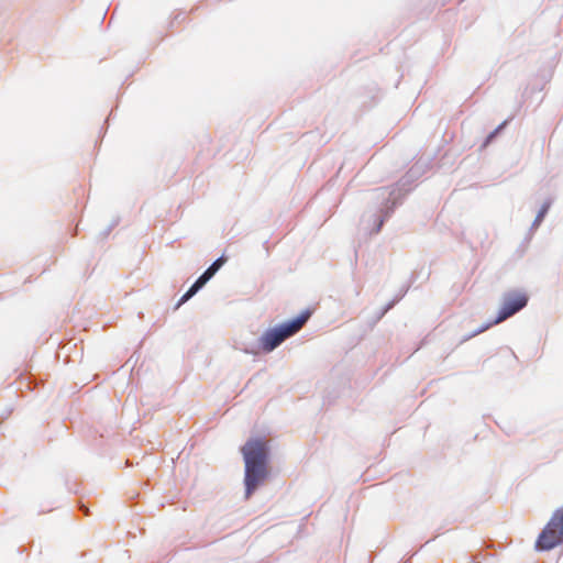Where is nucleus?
I'll return each mask as SVG.
<instances>
[{
  "mask_svg": "<svg viewBox=\"0 0 563 563\" xmlns=\"http://www.w3.org/2000/svg\"><path fill=\"white\" fill-rule=\"evenodd\" d=\"M227 263V256L224 253L216 258L198 278L191 284V286L186 290V292L178 299L176 302L174 310H177L185 302L190 300L196 294H198L207 283L213 278V276L221 269V267Z\"/></svg>",
  "mask_w": 563,
  "mask_h": 563,
  "instance_id": "obj_5",
  "label": "nucleus"
},
{
  "mask_svg": "<svg viewBox=\"0 0 563 563\" xmlns=\"http://www.w3.org/2000/svg\"><path fill=\"white\" fill-rule=\"evenodd\" d=\"M107 130H108V126H104V125L101 126L102 134H106Z\"/></svg>",
  "mask_w": 563,
  "mask_h": 563,
  "instance_id": "obj_23",
  "label": "nucleus"
},
{
  "mask_svg": "<svg viewBox=\"0 0 563 563\" xmlns=\"http://www.w3.org/2000/svg\"><path fill=\"white\" fill-rule=\"evenodd\" d=\"M528 303H529V295L526 291L508 290V291L504 292L503 298H501V305L498 309L496 317L493 320L487 321L486 323L482 324L481 327H478L471 333L466 334L462 339V342H465V341L481 334L482 332L486 331L490 327L509 319L510 317L515 316L519 311L523 310L528 306Z\"/></svg>",
  "mask_w": 563,
  "mask_h": 563,
  "instance_id": "obj_3",
  "label": "nucleus"
},
{
  "mask_svg": "<svg viewBox=\"0 0 563 563\" xmlns=\"http://www.w3.org/2000/svg\"><path fill=\"white\" fill-rule=\"evenodd\" d=\"M79 509H80V511L82 512L84 516H88L89 515V509L85 505H80Z\"/></svg>",
  "mask_w": 563,
  "mask_h": 563,
  "instance_id": "obj_17",
  "label": "nucleus"
},
{
  "mask_svg": "<svg viewBox=\"0 0 563 563\" xmlns=\"http://www.w3.org/2000/svg\"><path fill=\"white\" fill-rule=\"evenodd\" d=\"M563 543V505L554 510L550 520L539 533L534 549L548 552Z\"/></svg>",
  "mask_w": 563,
  "mask_h": 563,
  "instance_id": "obj_4",
  "label": "nucleus"
},
{
  "mask_svg": "<svg viewBox=\"0 0 563 563\" xmlns=\"http://www.w3.org/2000/svg\"><path fill=\"white\" fill-rule=\"evenodd\" d=\"M284 338L279 332L277 325L266 329L258 338L257 349L263 353H271L277 349L283 342Z\"/></svg>",
  "mask_w": 563,
  "mask_h": 563,
  "instance_id": "obj_6",
  "label": "nucleus"
},
{
  "mask_svg": "<svg viewBox=\"0 0 563 563\" xmlns=\"http://www.w3.org/2000/svg\"><path fill=\"white\" fill-rule=\"evenodd\" d=\"M413 279H415V275L412 274L411 280L408 284L402 285L401 288L399 289V292L387 303H393V308H394L406 296V294L410 289V286H411V283Z\"/></svg>",
  "mask_w": 563,
  "mask_h": 563,
  "instance_id": "obj_12",
  "label": "nucleus"
},
{
  "mask_svg": "<svg viewBox=\"0 0 563 563\" xmlns=\"http://www.w3.org/2000/svg\"><path fill=\"white\" fill-rule=\"evenodd\" d=\"M510 120H511V118L504 120L493 131H490L487 134V136L484 139V141L482 143V147H486L489 144H492L496 140V137L505 130V128L508 125Z\"/></svg>",
  "mask_w": 563,
  "mask_h": 563,
  "instance_id": "obj_8",
  "label": "nucleus"
},
{
  "mask_svg": "<svg viewBox=\"0 0 563 563\" xmlns=\"http://www.w3.org/2000/svg\"><path fill=\"white\" fill-rule=\"evenodd\" d=\"M552 206V199L551 198H548L543 201V203L541 205V207L539 208L537 214H536V218L532 222V225L531 228H538L542 221L544 220L545 216L548 214L550 208Z\"/></svg>",
  "mask_w": 563,
  "mask_h": 563,
  "instance_id": "obj_9",
  "label": "nucleus"
},
{
  "mask_svg": "<svg viewBox=\"0 0 563 563\" xmlns=\"http://www.w3.org/2000/svg\"><path fill=\"white\" fill-rule=\"evenodd\" d=\"M119 224V219L113 220L109 225H113V229Z\"/></svg>",
  "mask_w": 563,
  "mask_h": 563,
  "instance_id": "obj_20",
  "label": "nucleus"
},
{
  "mask_svg": "<svg viewBox=\"0 0 563 563\" xmlns=\"http://www.w3.org/2000/svg\"><path fill=\"white\" fill-rule=\"evenodd\" d=\"M185 19H186V16H185L184 12H179L177 15H175V18H174V20L172 21V23H170V24L173 25V24H174L175 22H177L178 20L184 21Z\"/></svg>",
  "mask_w": 563,
  "mask_h": 563,
  "instance_id": "obj_15",
  "label": "nucleus"
},
{
  "mask_svg": "<svg viewBox=\"0 0 563 563\" xmlns=\"http://www.w3.org/2000/svg\"><path fill=\"white\" fill-rule=\"evenodd\" d=\"M112 230H113V225H108L104 230H102L100 232V239L101 240L107 239Z\"/></svg>",
  "mask_w": 563,
  "mask_h": 563,
  "instance_id": "obj_14",
  "label": "nucleus"
},
{
  "mask_svg": "<svg viewBox=\"0 0 563 563\" xmlns=\"http://www.w3.org/2000/svg\"><path fill=\"white\" fill-rule=\"evenodd\" d=\"M312 309L306 308L297 316L292 317L291 319L295 321L296 325H298L299 330L305 325V323L310 319L312 316Z\"/></svg>",
  "mask_w": 563,
  "mask_h": 563,
  "instance_id": "obj_10",
  "label": "nucleus"
},
{
  "mask_svg": "<svg viewBox=\"0 0 563 563\" xmlns=\"http://www.w3.org/2000/svg\"><path fill=\"white\" fill-rule=\"evenodd\" d=\"M244 462V498L250 499L271 477L272 449L265 437H251L241 446Z\"/></svg>",
  "mask_w": 563,
  "mask_h": 563,
  "instance_id": "obj_2",
  "label": "nucleus"
},
{
  "mask_svg": "<svg viewBox=\"0 0 563 563\" xmlns=\"http://www.w3.org/2000/svg\"><path fill=\"white\" fill-rule=\"evenodd\" d=\"M276 325H277L279 332L282 333L284 340L292 336L294 334H296L299 331L298 325H296L295 321L291 318L280 322V323H277Z\"/></svg>",
  "mask_w": 563,
  "mask_h": 563,
  "instance_id": "obj_7",
  "label": "nucleus"
},
{
  "mask_svg": "<svg viewBox=\"0 0 563 563\" xmlns=\"http://www.w3.org/2000/svg\"><path fill=\"white\" fill-rule=\"evenodd\" d=\"M393 309V303H386L378 311L375 312L371 320V325L374 327L376 323H378L385 314Z\"/></svg>",
  "mask_w": 563,
  "mask_h": 563,
  "instance_id": "obj_13",
  "label": "nucleus"
},
{
  "mask_svg": "<svg viewBox=\"0 0 563 563\" xmlns=\"http://www.w3.org/2000/svg\"><path fill=\"white\" fill-rule=\"evenodd\" d=\"M65 485H66V488H67V490L69 493L77 494V489L75 487L68 485V479L67 478L65 479Z\"/></svg>",
  "mask_w": 563,
  "mask_h": 563,
  "instance_id": "obj_16",
  "label": "nucleus"
},
{
  "mask_svg": "<svg viewBox=\"0 0 563 563\" xmlns=\"http://www.w3.org/2000/svg\"><path fill=\"white\" fill-rule=\"evenodd\" d=\"M423 174L424 166L418 161L396 184L389 187H378L372 191L373 206L362 217V222L369 230V234H377L382 231L385 222L402 203L406 195L413 189L415 183Z\"/></svg>",
  "mask_w": 563,
  "mask_h": 563,
  "instance_id": "obj_1",
  "label": "nucleus"
},
{
  "mask_svg": "<svg viewBox=\"0 0 563 563\" xmlns=\"http://www.w3.org/2000/svg\"><path fill=\"white\" fill-rule=\"evenodd\" d=\"M107 130H108V126H104V125L101 126L102 134H106Z\"/></svg>",
  "mask_w": 563,
  "mask_h": 563,
  "instance_id": "obj_22",
  "label": "nucleus"
},
{
  "mask_svg": "<svg viewBox=\"0 0 563 563\" xmlns=\"http://www.w3.org/2000/svg\"><path fill=\"white\" fill-rule=\"evenodd\" d=\"M243 351H244L246 354H256V351H255V349H254V347H252V349H247V347H245V349H243Z\"/></svg>",
  "mask_w": 563,
  "mask_h": 563,
  "instance_id": "obj_18",
  "label": "nucleus"
},
{
  "mask_svg": "<svg viewBox=\"0 0 563 563\" xmlns=\"http://www.w3.org/2000/svg\"><path fill=\"white\" fill-rule=\"evenodd\" d=\"M263 247L266 250V254L268 255L269 254L268 240H265L263 242Z\"/></svg>",
  "mask_w": 563,
  "mask_h": 563,
  "instance_id": "obj_19",
  "label": "nucleus"
},
{
  "mask_svg": "<svg viewBox=\"0 0 563 563\" xmlns=\"http://www.w3.org/2000/svg\"><path fill=\"white\" fill-rule=\"evenodd\" d=\"M413 279H415V275L412 274L411 280L408 284L402 285L401 288L399 289V292L387 303H393V308H394L406 296V294L410 289V286H411V283Z\"/></svg>",
  "mask_w": 563,
  "mask_h": 563,
  "instance_id": "obj_11",
  "label": "nucleus"
},
{
  "mask_svg": "<svg viewBox=\"0 0 563 563\" xmlns=\"http://www.w3.org/2000/svg\"><path fill=\"white\" fill-rule=\"evenodd\" d=\"M107 130H108V126H104V125L101 126L102 134H106Z\"/></svg>",
  "mask_w": 563,
  "mask_h": 563,
  "instance_id": "obj_24",
  "label": "nucleus"
},
{
  "mask_svg": "<svg viewBox=\"0 0 563 563\" xmlns=\"http://www.w3.org/2000/svg\"><path fill=\"white\" fill-rule=\"evenodd\" d=\"M107 130H108V126H104V125L101 126L102 134H106Z\"/></svg>",
  "mask_w": 563,
  "mask_h": 563,
  "instance_id": "obj_21",
  "label": "nucleus"
}]
</instances>
